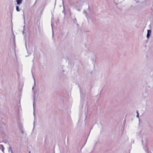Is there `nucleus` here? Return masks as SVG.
Here are the masks:
<instances>
[{
    "mask_svg": "<svg viewBox=\"0 0 153 153\" xmlns=\"http://www.w3.org/2000/svg\"><path fill=\"white\" fill-rule=\"evenodd\" d=\"M137 117H139V114H138V111H137Z\"/></svg>",
    "mask_w": 153,
    "mask_h": 153,
    "instance_id": "obj_4",
    "label": "nucleus"
},
{
    "mask_svg": "<svg viewBox=\"0 0 153 153\" xmlns=\"http://www.w3.org/2000/svg\"><path fill=\"white\" fill-rule=\"evenodd\" d=\"M147 34V37L149 38L150 36V34L151 33V31L150 30H148Z\"/></svg>",
    "mask_w": 153,
    "mask_h": 153,
    "instance_id": "obj_1",
    "label": "nucleus"
},
{
    "mask_svg": "<svg viewBox=\"0 0 153 153\" xmlns=\"http://www.w3.org/2000/svg\"><path fill=\"white\" fill-rule=\"evenodd\" d=\"M16 10L17 11H20V10L19 9V8L18 6H16Z\"/></svg>",
    "mask_w": 153,
    "mask_h": 153,
    "instance_id": "obj_3",
    "label": "nucleus"
},
{
    "mask_svg": "<svg viewBox=\"0 0 153 153\" xmlns=\"http://www.w3.org/2000/svg\"><path fill=\"white\" fill-rule=\"evenodd\" d=\"M17 4H19L22 3V0H16Z\"/></svg>",
    "mask_w": 153,
    "mask_h": 153,
    "instance_id": "obj_2",
    "label": "nucleus"
},
{
    "mask_svg": "<svg viewBox=\"0 0 153 153\" xmlns=\"http://www.w3.org/2000/svg\"><path fill=\"white\" fill-rule=\"evenodd\" d=\"M29 153H30V152Z\"/></svg>",
    "mask_w": 153,
    "mask_h": 153,
    "instance_id": "obj_5",
    "label": "nucleus"
}]
</instances>
